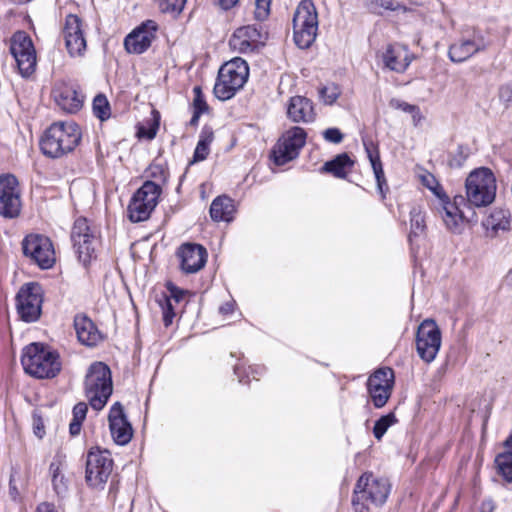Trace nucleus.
Here are the masks:
<instances>
[{
    "label": "nucleus",
    "instance_id": "53",
    "mask_svg": "<svg viewBox=\"0 0 512 512\" xmlns=\"http://www.w3.org/2000/svg\"><path fill=\"white\" fill-rule=\"evenodd\" d=\"M148 174L150 177H153V178H156L158 180H165V171L164 169L162 168L161 165H158V164H153V165H150L149 169H148Z\"/></svg>",
    "mask_w": 512,
    "mask_h": 512
},
{
    "label": "nucleus",
    "instance_id": "8",
    "mask_svg": "<svg viewBox=\"0 0 512 512\" xmlns=\"http://www.w3.org/2000/svg\"><path fill=\"white\" fill-rule=\"evenodd\" d=\"M113 464L109 451L91 448L86 457L85 480L88 486L103 489L112 474Z\"/></svg>",
    "mask_w": 512,
    "mask_h": 512
},
{
    "label": "nucleus",
    "instance_id": "27",
    "mask_svg": "<svg viewBox=\"0 0 512 512\" xmlns=\"http://www.w3.org/2000/svg\"><path fill=\"white\" fill-rule=\"evenodd\" d=\"M439 213L448 230L453 233H460L464 226V211L453 205L440 203Z\"/></svg>",
    "mask_w": 512,
    "mask_h": 512
},
{
    "label": "nucleus",
    "instance_id": "31",
    "mask_svg": "<svg viewBox=\"0 0 512 512\" xmlns=\"http://www.w3.org/2000/svg\"><path fill=\"white\" fill-rule=\"evenodd\" d=\"M483 225L486 230L496 234L510 228V218L504 210H495L484 220Z\"/></svg>",
    "mask_w": 512,
    "mask_h": 512
},
{
    "label": "nucleus",
    "instance_id": "64",
    "mask_svg": "<svg viewBox=\"0 0 512 512\" xmlns=\"http://www.w3.org/2000/svg\"><path fill=\"white\" fill-rule=\"evenodd\" d=\"M506 281H507V284L512 288V269L507 274Z\"/></svg>",
    "mask_w": 512,
    "mask_h": 512
},
{
    "label": "nucleus",
    "instance_id": "10",
    "mask_svg": "<svg viewBox=\"0 0 512 512\" xmlns=\"http://www.w3.org/2000/svg\"><path fill=\"white\" fill-rule=\"evenodd\" d=\"M43 289L35 282L23 285L16 295V309L20 319L27 323L39 320L42 313Z\"/></svg>",
    "mask_w": 512,
    "mask_h": 512
},
{
    "label": "nucleus",
    "instance_id": "24",
    "mask_svg": "<svg viewBox=\"0 0 512 512\" xmlns=\"http://www.w3.org/2000/svg\"><path fill=\"white\" fill-rule=\"evenodd\" d=\"M74 327L78 340L86 346H95L101 339V334L93 321L86 315H76Z\"/></svg>",
    "mask_w": 512,
    "mask_h": 512
},
{
    "label": "nucleus",
    "instance_id": "21",
    "mask_svg": "<svg viewBox=\"0 0 512 512\" xmlns=\"http://www.w3.org/2000/svg\"><path fill=\"white\" fill-rule=\"evenodd\" d=\"M21 244L23 256H54L56 254L52 240L43 234H28Z\"/></svg>",
    "mask_w": 512,
    "mask_h": 512
},
{
    "label": "nucleus",
    "instance_id": "4",
    "mask_svg": "<svg viewBox=\"0 0 512 512\" xmlns=\"http://www.w3.org/2000/svg\"><path fill=\"white\" fill-rule=\"evenodd\" d=\"M390 493V483L385 478H376L364 473L357 481L352 498L354 512H371L369 503L383 505Z\"/></svg>",
    "mask_w": 512,
    "mask_h": 512
},
{
    "label": "nucleus",
    "instance_id": "47",
    "mask_svg": "<svg viewBox=\"0 0 512 512\" xmlns=\"http://www.w3.org/2000/svg\"><path fill=\"white\" fill-rule=\"evenodd\" d=\"M194 99H193V110L205 113L208 111V104L204 99V95L202 94L201 88L199 86H195L193 88Z\"/></svg>",
    "mask_w": 512,
    "mask_h": 512
},
{
    "label": "nucleus",
    "instance_id": "25",
    "mask_svg": "<svg viewBox=\"0 0 512 512\" xmlns=\"http://www.w3.org/2000/svg\"><path fill=\"white\" fill-rule=\"evenodd\" d=\"M161 192L162 188L160 184L147 180L134 193L132 198L138 200L141 204H145L149 210L153 211L158 204Z\"/></svg>",
    "mask_w": 512,
    "mask_h": 512
},
{
    "label": "nucleus",
    "instance_id": "3",
    "mask_svg": "<svg viewBox=\"0 0 512 512\" xmlns=\"http://www.w3.org/2000/svg\"><path fill=\"white\" fill-rule=\"evenodd\" d=\"M84 392L94 410L100 411L104 408L113 392L112 375L108 365L94 362L89 366L84 380Z\"/></svg>",
    "mask_w": 512,
    "mask_h": 512
},
{
    "label": "nucleus",
    "instance_id": "46",
    "mask_svg": "<svg viewBox=\"0 0 512 512\" xmlns=\"http://www.w3.org/2000/svg\"><path fill=\"white\" fill-rule=\"evenodd\" d=\"M319 96L325 104L331 105L339 97V91L335 86L323 87L319 91Z\"/></svg>",
    "mask_w": 512,
    "mask_h": 512
},
{
    "label": "nucleus",
    "instance_id": "63",
    "mask_svg": "<svg viewBox=\"0 0 512 512\" xmlns=\"http://www.w3.org/2000/svg\"><path fill=\"white\" fill-rule=\"evenodd\" d=\"M410 114L412 115L414 125H418V123L422 119V115H421L419 107L417 106V112H411Z\"/></svg>",
    "mask_w": 512,
    "mask_h": 512
},
{
    "label": "nucleus",
    "instance_id": "22",
    "mask_svg": "<svg viewBox=\"0 0 512 512\" xmlns=\"http://www.w3.org/2000/svg\"><path fill=\"white\" fill-rule=\"evenodd\" d=\"M287 115L290 120L296 123H310L316 117L313 102L304 96H294L290 99Z\"/></svg>",
    "mask_w": 512,
    "mask_h": 512
},
{
    "label": "nucleus",
    "instance_id": "61",
    "mask_svg": "<svg viewBox=\"0 0 512 512\" xmlns=\"http://www.w3.org/2000/svg\"><path fill=\"white\" fill-rule=\"evenodd\" d=\"M202 114H203L202 112H199V111H195V110H193V115H192V117H191V119H190L189 124H190L191 126H197V125H198V122H199V118H200V116H201Z\"/></svg>",
    "mask_w": 512,
    "mask_h": 512
},
{
    "label": "nucleus",
    "instance_id": "19",
    "mask_svg": "<svg viewBox=\"0 0 512 512\" xmlns=\"http://www.w3.org/2000/svg\"><path fill=\"white\" fill-rule=\"evenodd\" d=\"M381 57L384 67L397 73L405 72L412 61L409 50L400 44L387 45Z\"/></svg>",
    "mask_w": 512,
    "mask_h": 512
},
{
    "label": "nucleus",
    "instance_id": "18",
    "mask_svg": "<svg viewBox=\"0 0 512 512\" xmlns=\"http://www.w3.org/2000/svg\"><path fill=\"white\" fill-rule=\"evenodd\" d=\"M108 419L110 432L114 441L119 445L129 443L133 435V430L119 402L112 405Z\"/></svg>",
    "mask_w": 512,
    "mask_h": 512
},
{
    "label": "nucleus",
    "instance_id": "9",
    "mask_svg": "<svg viewBox=\"0 0 512 512\" xmlns=\"http://www.w3.org/2000/svg\"><path fill=\"white\" fill-rule=\"evenodd\" d=\"M10 53L15 59L18 71L24 78L36 70V50L31 37L24 31H16L10 38Z\"/></svg>",
    "mask_w": 512,
    "mask_h": 512
},
{
    "label": "nucleus",
    "instance_id": "15",
    "mask_svg": "<svg viewBox=\"0 0 512 512\" xmlns=\"http://www.w3.org/2000/svg\"><path fill=\"white\" fill-rule=\"evenodd\" d=\"M157 24L153 20H147L130 32L124 39V47L128 53L142 54L155 39Z\"/></svg>",
    "mask_w": 512,
    "mask_h": 512
},
{
    "label": "nucleus",
    "instance_id": "33",
    "mask_svg": "<svg viewBox=\"0 0 512 512\" xmlns=\"http://www.w3.org/2000/svg\"><path fill=\"white\" fill-rule=\"evenodd\" d=\"M49 471L52 477V485L54 491L58 495H62L67 490V480L62 473V463L60 460H53L50 464Z\"/></svg>",
    "mask_w": 512,
    "mask_h": 512
},
{
    "label": "nucleus",
    "instance_id": "29",
    "mask_svg": "<svg viewBox=\"0 0 512 512\" xmlns=\"http://www.w3.org/2000/svg\"><path fill=\"white\" fill-rule=\"evenodd\" d=\"M365 151L367 153V157L371 163L373 168V172L377 181L378 189L381 193H383V187H387L383 167L380 161L379 152L377 147L373 144V142L364 141Z\"/></svg>",
    "mask_w": 512,
    "mask_h": 512
},
{
    "label": "nucleus",
    "instance_id": "44",
    "mask_svg": "<svg viewBox=\"0 0 512 512\" xmlns=\"http://www.w3.org/2000/svg\"><path fill=\"white\" fill-rule=\"evenodd\" d=\"M186 0H158V8L162 13L178 14L180 13Z\"/></svg>",
    "mask_w": 512,
    "mask_h": 512
},
{
    "label": "nucleus",
    "instance_id": "36",
    "mask_svg": "<svg viewBox=\"0 0 512 512\" xmlns=\"http://www.w3.org/2000/svg\"><path fill=\"white\" fill-rule=\"evenodd\" d=\"M367 384L393 387L394 372L391 368H380L368 378Z\"/></svg>",
    "mask_w": 512,
    "mask_h": 512
},
{
    "label": "nucleus",
    "instance_id": "43",
    "mask_svg": "<svg viewBox=\"0 0 512 512\" xmlns=\"http://www.w3.org/2000/svg\"><path fill=\"white\" fill-rule=\"evenodd\" d=\"M207 258H181L180 268L186 274H194L205 267Z\"/></svg>",
    "mask_w": 512,
    "mask_h": 512
},
{
    "label": "nucleus",
    "instance_id": "26",
    "mask_svg": "<svg viewBox=\"0 0 512 512\" xmlns=\"http://www.w3.org/2000/svg\"><path fill=\"white\" fill-rule=\"evenodd\" d=\"M235 207L233 200L228 196L216 197L210 206V216L214 221L230 222L233 219Z\"/></svg>",
    "mask_w": 512,
    "mask_h": 512
},
{
    "label": "nucleus",
    "instance_id": "60",
    "mask_svg": "<svg viewBox=\"0 0 512 512\" xmlns=\"http://www.w3.org/2000/svg\"><path fill=\"white\" fill-rule=\"evenodd\" d=\"M238 1L239 0H219V4L224 10H228L236 5Z\"/></svg>",
    "mask_w": 512,
    "mask_h": 512
},
{
    "label": "nucleus",
    "instance_id": "62",
    "mask_svg": "<svg viewBox=\"0 0 512 512\" xmlns=\"http://www.w3.org/2000/svg\"><path fill=\"white\" fill-rule=\"evenodd\" d=\"M270 4V0H256V6L259 9H263L264 11H267Z\"/></svg>",
    "mask_w": 512,
    "mask_h": 512
},
{
    "label": "nucleus",
    "instance_id": "40",
    "mask_svg": "<svg viewBox=\"0 0 512 512\" xmlns=\"http://www.w3.org/2000/svg\"><path fill=\"white\" fill-rule=\"evenodd\" d=\"M207 250L198 243L186 242L180 245L175 256H207Z\"/></svg>",
    "mask_w": 512,
    "mask_h": 512
},
{
    "label": "nucleus",
    "instance_id": "54",
    "mask_svg": "<svg viewBox=\"0 0 512 512\" xmlns=\"http://www.w3.org/2000/svg\"><path fill=\"white\" fill-rule=\"evenodd\" d=\"M31 260L41 269L52 268L56 263V258H31Z\"/></svg>",
    "mask_w": 512,
    "mask_h": 512
},
{
    "label": "nucleus",
    "instance_id": "39",
    "mask_svg": "<svg viewBox=\"0 0 512 512\" xmlns=\"http://www.w3.org/2000/svg\"><path fill=\"white\" fill-rule=\"evenodd\" d=\"M397 422L394 413H388L381 416L373 427V435L377 440H381L386 431Z\"/></svg>",
    "mask_w": 512,
    "mask_h": 512
},
{
    "label": "nucleus",
    "instance_id": "49",
    "mask_svg": "<svg viewBox=\"0 0 512 512\" xmlns=\"http://www.w3.org/2000/svg\"><path fill=\"white\" fill-rule=\"evenodd\" d=\"M323 138L327 142L339 144L342 142L344 135L338 128H328L323 131Z\"/></svg>",
    "mask_w": 512,
    "mask_h": 512
},
{
    "label": "nucleus",
    "instance_id": "42",
    "mask_svg": "<svg viewBox=\"0 0 512 512\" xmlns=\"http://www.w3.org/2000/svg\"><path fill=\"white\" fill-rule=\"evenodd\" d=\"M158 304L162 310L164 325L168 327L172 324L176 315L173 301H171V298H167L166 294H163L162 297L158 300Z\"/></svg>",
    "mask_w": 512,
    "mask_h": 512
},
{
    "label": "nucleus",
    "instance_id": "13",
    "mask_svg": "<svg viewBox=\"0 0 512 512\" xmlns=\"http://www.w3.org/2000/svg\"><path fill=\"white\" fill-rule=\"evenodd\" d=\"M21 192L17 178L13 174L0 175V215L7 219L19 216Z\"/></svg>",
    "mask_w": 512,
    "mask_h": 512
},
{
    "label": "nucleus",
    "instance_id": "14",
    "mask_svg": "<svg viewBox=\"0 0 512 512\" xmlns=\"http://www.w3.org/2000/svg\"><path fill=\"white\" fill-rule=\"evenodd\" d=\"M71 242L78 256H92L98 251L100 240L88 225L86 218L75 220L71 231Z\"/></svg>",
    "mask_w": 512,
    "mask_h": 512
},
{
    "label": "nucleus",
    "instance_id": "38",
    "mask_svg": "<svg viewBox=\"0 0 512 512\" xmlns=\"http://www.w3.org/2000/svg\"><path fill=\"white\" fill-rule=\"evenodd\" d=\"M495 464L504 479L512 482V453L506 451L499 454L495 459Z\"/></svg>",
    "mask_w": 512,
    "mask_h": 512
},
{
    "label": "nucleus",
    "instance_id": "48",
    "mask_svg": "<svg viewBox=\"0 0 512 512\" xmlns=\"http://www.w3.org/2000/svg\"><path fill=\"white\" fill-rule=\"evenodd\" d=\"M166 289L169 293V294H166V297L171 298V301H173L175 303H179L181 300H183L184 296L188 293V291L177 287L172 282L166 283Z\"/></svg>",
    "mask_w": 512,
    "mask_h": 512
},
{
    "label": "nucleus",
    "instance_id": "12",
    "mask_svg": "<svg viewBox=\"0 0 512 512\" xmlns=\"http://www.w3.org/2000/svg\"><path fill=\"white\" fill-rule=\"evenodd\" d=\"M441 347V331L433 319H425L416 333V350L419 357L431 363Z\"/></svg>",
    "mask_w": 512,
    "mask_h": 512
},
{
    "label": "nucleus",
    "instance_id": "58",
    "mask_svg": "<svg viewBox=\"0 0 512 512\" xmlns=\"http://www.w3.org/2000/svg\"><path fill=\"white\" fill-rule=\"evenodd\" d=\"M35 512H56V510L52 504L43 502L37 506Z\"/></svg>",
    "mask_w": 512,
    "mask_h": 512
},
{
    "label": "nucleus",
    "instance_id": "16",
    "mask_svg": "<svg viewBox=\"0 0 512 512\" xmlns=\"http://www.w3.org/2000/svg\"><path fill=\"white\" fill-rule=\"evenodd\" d=\"M65 46L70 56H82L86 50V39L82 29L81 19L74 14L66 16L63 28Z\"/></svg>",
    "mask_w": 512,
    "mask_h": 512
},
{
    "label": "nucleus",
    "instance_id": "50",
    "mask_svg": "<svg viewBox=\"0 0 512 512\" xmlns=\"http://www.w3.org/2000/svg\"><path fill=\"white\" fill-rule=\"evenodd\" d=\"M88 411L87 404L84 402L77 403L73 408V420L84 421Z\"/></svg>",
    "mask_w": 512,
    "mask_h": 512
},
{
    "label": "nucleus",
    "instance_id": "2",
    "mask_svg": "<svg viewBox=\"0 0 512 512\" xmlns=\"http://www.w3.org/2000/svg\"><path fill=\"white\" fill-rule=\"evenodd\" d=\"M21 363L25 372L38 379L54 378L61 371L59 355L41 343L23 349Z\"/></svg>",
    "mask_w": 512,
    "mask_h": 512
},
{
    "label": "nucleus",
    "instance_id": "30",
    "mask_svg": "<svg viewBox=\"0 0 512 512\" xmlns=\"http://www.w3.org/2000/svg\"><path fill=\"white\" fill-rule=\"evenodd\" d=\"M214 139V132L211 127L204 126L200 132L199 140L194 150L193 163L205 160L210 153V144Z\"/></svg>",
    "mask_w": 512,
    "mask_h": 512
},
{
    "label": "nucleus",
    "instance_id": "1",
    "mask_svg": "<svg viewBox=\"0 0 512 512\" xmlns=\"http://www.w3.org/2000/svg\"><path fill=\"white\" fill-rule=\"evenodd\" d=\"M81 139L79 126L74 122L53 123L40 141L43 154L59 158L75 149Z\"/></svg>",
    "mask_w": 512,
    "mask_h": 512
},
{
    "label": "nucleus",
    "instance_id": "17",
    "mask_svg": "<svg viewBox=\"0 0 512 512\" xmlns=\"http://www.w3.org/2000/svg\"><path fill=\"white\" fill-rule=\"evenodd\" d=\"M230 47L239 53H252L262 42V33L255 25H246L235 30L229 40Z\"/></svg>",
    "mask_w": 512,
    "mask_h": 512
},
{
    "label": "nucleus",
    "instance_id": "5",
    "mask_svg": "<svg viewBox=\"0 0 512 512\" xmlns=\"http://www.w3.org/2000/svg\"><path fill=\"white\" fill-rule=\"evenodd\" d=\"M249 76V68L245 60L236 57L221 66L214 85L215 96L222 100L232 98L243 87Z\"/></svg>",
    "mask_w": 512,
    "mask_h": 512
},
{
    "label": "nucleus",
    "instance_id": "7",
    "mask_svg": "<svg viewBox=\"0 0 512 512\" xmlns=\"http://www.w3.org/2000/svg\"><path fill=\"white\" fill-rule=\"evenodd\" d=\"M294 41L305 49L315 41L318 31V14L311 0H302L293 17Z\"/></svg>",
    "mask_w": 512,
    "mask_h": 512
},
{
    "label": "nucleus",
    "instance_id": "55",
    "mask_svg": "<svg viewBox=\"0 0 512 512\" xmlns=\"http://www.w3.org/2000/svg\"><path fill=\"white\" fill-rule=\"evenodd\" d=\"M396 108L401 109L406 113L417 112V106L402 101H396Z\"/></svg>",
    "mask_w": 512,
    "mask_h": 512
},
{
    "label": "nucleus",
    "instance_id": "59",
    "mask_svg": "<svg viewBox=\"0 0 512 512\" xmlns=\"http://www.w3.org/2000/svg\"><path fill=\"white\" fill-rule=\"evenodd\" d=\"M233 311V304L230 302H227L219 307V312L223 315H227L232 313Z\"/></svg>",
    "mask_w": 512,
    "mask_h": 512
},
{
    "label": "nucleus",
    "instance_id": "11",
    "mask_svg": "<svg viewBox=\"0 0 512 512\" xmlns=\"http://www.w3.org/2000/svg\"><path fill=\"white\" fill-rule=\"evenodd\" d=\"M307 134L301 127L295 126L287 130L272 150V158L276 165L282 166L298 157L306 143Z\"/></svg>",
    "mask_w": 512,
    "mask_h": 512
},
{
    "label": "nucleus",
    "instance_id": "56",
    "mask_svg": "<svg viewBox=\"0 0 512 512\" xmlns=\"http://www.w3.org/2000/svg\"><path fill=\"white\" fill-rule=\"evenodd\" d=\"M156 133H157V128H155V127L149 128L148 130H144V128H140L138 131V134L140 137H145L149 140L153 139L156 136Z\"/></svg>",
    "mask_w": 512,
    "mask_h": 512
},
{
    "label": "nucleus",
    "instance_id": "23",
    "mask_svg": "<svg viewBox=\"0 0 512 512\" xmlns=\"http://www.w3.org/2000/svg\"><path fill=\"white\" fill-rule=\"evenodd\" d=\"M56 104L67 113H76L83 105V95L73 86L63 85L54 90Z\"/></svg>",
    "mask_w": 512,
    "mask_h": 512
},
{
    "label": "nucleus",
    "instance_id": "41",
    "mask_svg": "<svg viewBox=\"0 0 512 512\" xmlns=\"http://www.w3.org/2000/svg\"><path fill=\"white\" fill-rule=\"evenodd\" d=\"M427 186H428L429 189L434 191V193L439 197L440 203H442L444 205H453V206L457 207L458 209H463V207H466V206L467 207H472L468 203L467 197L465 198L462 195H457V196L454 197L453 201L451 202L447 195H445L444 193L443 194L440 193V191L442 189L439 186H437L435 188L430 186L429 184H427Z\"/></svg>",
    "mask_w": 512,
    "mask_h": 512
},
{
    "label": "nucleus",
    "instance_id": "32",
    "mask_svg": "<svg viewBox=\"0 0 512 512\" xmlns=\"http://www.w3.org/2000/svg\"><path fill=\"white\" fill-rule=\"evenodd\" d=\"M367 390L375 408H382L391 397L393 387L367 384Z\"/></svg>",
    "mask_w": 512,
    "mask_h": 512
},
{
    "label": "nucleus",
    "instance_id": "45",
    "mask_svg": "<svg viewBox=\"0 0 512 512\" xmlns=\"http://www.w3.org/2000/svg\"><path fill=\"white\" fill-rule=\"evenodd\" d=\"M468 157V149L458 146L457 149L449 154L448 165L451 168H460Z\"/></svg>",
    "mask_w": 512,
    "mask_h": 512
},
{
    "label": "nucleus",
    "instance_id": "52",
    "mask_svg": "<svg viewBox=\"0 0 512 512\" xmlns=\"http://www.w3.org/2000/svg\"><path fill=\"white\" fill-rule=\"evenodd\" d=\"M372 4L375 5V7L390 11H395L400 7V4L396 0H373Z\"/></svg>",
    "mask_w": 512,
    "mask_h": 512
},
{
    "label": "nucleus",
    "instance_id": "34",
    "mask_svg": "<svg viewBox=\"0 0 512 512\" xmlns=\"http://www.w3.org/2000/svg\"><path fill=\"white\" fill-rule=\"evenodd\" d=\"M128 217L132 222H142L147 220L153 211L149 210L145 204L132 198L127 208Z\"/></svg>",
    "mask_w": 512,
    "mask_h": 512
},
{
    "label": "nucleus",
    "instance_id": "20",
    "mask_svg": "<svg viewBox=\"0 0 512 512\" xmlns=\"http://www.w3.org/2000/svg\"><path fill=\"white\" fill-rule=\"evenodd\" d=\"M486 48L484 39L474 34L471 39H461L449 47L448 55L452 62L461 63Z\"/></svg>",
    "mask_w": 512,
    "mask_h": 512
},
{
    "label": "nucleus",
    "instance_id": "35",
    "mask_svg": "<svg viewBox=\"0 0 512 512\" xmlns=\"http://www.w3.org/2000/svg\"><path fill=\"white\" fill-rule=\"evenodd\" d=\"M410 237L419 236L426 228L425 215L420 207L414 206L410 210Z\"/></svg>",
    "mask_w": 512,
    "mask_h": 512
},
{
    "label": "nucleus",
    "instance_id": "6",
    "mask_svg": "<svg viewBox=\"0 0 512 512\" xmlns=\"http://www.w3.org/2000/svg\"><path fill=\"white\" fill-rule=\"evenodd\" d=\"M465 188L471 206L486 207L495 199L496 180L490 169L478 168L468 175Z\"/></svg>",
    "mask_w": 512,
    "mask_h": 512
},
{
    "label": "nucleus",
    "instance_id": "28",
    "mask_svg": "<svg viewBox=\"0 0 512 512\" xmlns=\"http://www.w3.org/2000/svg\"><path fill=\"white\" fill-rule=\"evenodd\" d=\"M354 165V161L349 157L347 153L337 155L330 161H327L321 170L332 174L337 178H345L351 171Z\"/></svg>",
    "mask_w": 512,
    "mask_h": 512
},
{
    "label": "nucleus",
    "instance_id": "57",
    "mask_svg": "<svg viewBox=\"0 0 512 512\" xmlns=\"http://www.w3.org/2000/svg\"><path fill=\"white\" fill-rule=\"evenodd\" d=\"M82 421L73 420L70 422L69 425V432L72 436H76L81 431Z\"/></svg>",
    "mask_w": 512,
    "mask_h": 512
},
{
    "label": "nucleus",
    "instance_id": "51",
    "mask_svg": "<svg viewBox=\"0 0 512 512\" xmlns=\"http://www.w3.org/2000/svg\"><path fill=\"white\" fill-rule=\"evenodd\" d=\"M499 98L507 104H512V81L499 88Z\"/></svg>",
    "mask_w": 512,
    "mask_h": 512
},
{
    "label": "nucleus",
    "instance_id": "37",
    "mask_svg": "<svg viewBox=\"0 0 512 512\" xmlns=\"http://www.w3.org/2000/svg\"><path fill=\"white\" fill-rule=\"evenodd\" d=\"M92 109L94 115L101 121H105L111 116L110 104L103 94H99L94 98Z\"/></svg>",
    "mask_w": 512,
    "mask_h": 512
}]
</instances>
